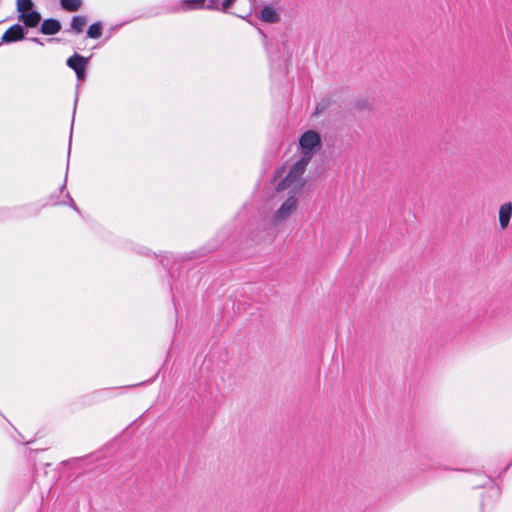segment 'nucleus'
Masks as SVG:
<instances>
[{"mask_svg":"<svg viewBox=\"0 0 512 512\" xmlns=\"http://www.w3.org/2000/svg\"><path fill=\"white\" fill-rule=\"evenodd\" d=\"M269 58L271 61L272 69L273 70H279V72L286 74L287 72V59L286 60H280L278 59V56H276L274 53L269 52Z\"/></svg>","mask_w":512,"mask_h":512,"instance_id":"obj_13","label":"nucleus"},{"mask_svg":"<svg viewBox=\"0 0 512 512\" xmlns=\"http://www.w3.org/2000/svg\"><path fill=\"white\" fill-rule=\"evenodd\" d=\"M16 10L18 14L27 13L28 11L35 10L34 3L32 0H17Z\"/></svg>","mask_w":512,"mask_h":512,"instance_id":"obj_16","label":"nucleus"},{"mask_svg":"<svg viewBox=\"0 0 512 512\" xmlns=\"http://www.w3.org/2000/svg\"><path fill=\"white\" fill-rule=\"evenodd\" d=\"M27 30L22 25L16 23L10 26L2 35L1 43L11 44L25 39Z\"/></svg>","mask_w":512,"mask_h":512,"instance_id":"obj_4","label":"nucleus"},{"mask_svg":"<svg viewBox=\"0 0 512 512\" xmlns=\"http://www.w3.org/2000/svg\"><path fill=\"white\" fill-rule=\"evenodd\" d=\"M309 158L302 157L297 160L289 169L286 176L277 183L276 190L284 191L289 187L295 184V187H298L297 183L301 180L302 175L304 174Z\"/></svg>","mask_w":512,"mask_h":512,"instance_id":"obj_1","label":"nucleus"},{"mask_svg":"<svg viewBox=\"0 0 512 512\" xmlns=\"http://www.w3.org/2000/svg\"><path fill=\"white\" fill-rule=\"evenodd\" d=\"M48 41L49 42H52V41H57L58 42V41H60V39L59 38H50V39H48Z\"/></svg>","mask_w":512,"mask_h":512,"instance_id":"obj_27","label":"nucleus"},{"mask_svg":"<svg viewBox=\"0 0 512 512\" xmlns=\"http://www.w3.org/2000/svg\"><path fill=\"white\" fill-rule=\"evenodd\" d=\"M30 40H31L32 42H34V43H37V44L41 45V46H43V45H44L43 41H42L40 38L32 37V38H30Z\"/></svg>","mask_w":512,"mask_h":512,"instance_id":"obj_25","label":"nucleus"},{"mask_svg":"<svg viewBox=\"0 0 512 512\" xmlns=\"http://www.w3.org/2000/svg\"><path fill=\"white\" fill-rule=\"evenodd\" d=\"M320 110H321V107H318V106H317V108H316V113H319V112H320Z\"/></svg>","mask_w":512,"mask_h":512,"instance_id":"obj_28","label":"nucleus"},{"mask_svg":"<svg viewBox=\"0 0 512 512\" xmlns=\"http://www.w3.org/2000/svg\"><path fill=\"white\" fill-rule=\"evenodd\" d=\"M79 88H80V84H77L76 85V94H75V99H74V105H73L72 123H71V129H70L68 157L70 156V147H71V139H72V132H73L74 117H75L76 107H77V103H78V99H79Z\"/></svg>","mask_w":512,"mask_h":512,"instance_id":"obj_17","label":"nucleus"},{"mask_svg":"<svg viewBox=\"0 0 512 512\" xmlns=\"http://www.w3.org/2000/svg\"><path fill=\"white\" fill-rule=\"evenodd\" d=\"M512 217V203L508 202L503 204L499 210V223L502 229L508 227Z\"/></svg>","mask_w":512,"mask_h":512,"instance_id":"obj_10","label":"nucleus"},{"mask_svg":"<svg viewBox=\"0 0 512 512\" xmlns=\"http://www.w3.org/2000/svg\"><path fill=\"white\" fill-rule=\"evenodd\" d=\"M18 20L23 23V27L35 28L41 21V14L37 10L28 11L27 13L18 14Z\"/></svg>","mask_w":512,"mask_h":512,"instance_id":"obj_6","label":"nucleus"},{"mask_svg":"<svg viewBox=\"0 0 512 512\" xmlns=\"http://www.w3.org/2000/svg\"><path fill=\"white\" fill-rule=\"evenodd\" d=\"M76 78L79 82L84 81L87 76V69H81L75 72Z\"/></svg>","mask_w":512,"mask_h":512,"instance_id":"obj_21","label":"nucleus"},{"mask_svg":"<svg viewBox=\"0 0 512 512\" xmlns=\"http://www.w3.org/2000/svg\"><path fill=\"white\" fill-rule=\"evenodd\" d=\"M64 198H65V200H62L60 205H67V206L71 207L74 211H76L77 213H79V214L81 213L78 206L76 205L75 201L73 200V198L71 197V195L68 191H65Z\"/></svg>","mask_w":512,"mask_h":512,"instance_id":"obj_18","label":"nucleus"},{"mask_svg":"<svg viewBox=\"0 0 512 512\" xmlns=\"http://www.w3.org/2000/svg\"><path fill=\"white\" fill-rule=\"evenodd\" d=\"M215 3L216 0H181L175 4L166 5L162 13H177L200 9L212 10L215 8Z\"/></svg>","mask_w":512,"mask_h":512,"instance_id":"obj_2","label":"nucleus"},{"mask_svg":"<svg viewBox=\"0 0 512 512\" xmlns=\"http://www.w3.org/2000/svg\"><path fill=\"white\" fill-rule=\"evenodd\" d=\"M257 18L262 22L274 24L280 20V14L275 8L264 6L257 14Z\"/></svg>","mask_w":512,"mask_h":512,"instance_id":"obj_7","label":"nucleus"},{"mask_svg":"<svg viewBox=\"0 0 512 512\" xmlns=\"http://www.w3.org/2000/svg\"><path fill=\"white\" fill-rule=\"evenodd\" d=\"M82 5V0H60V6L66 12H76Z\"/></svg>","mask_w":512,"mask_h":512,"instance_id":"obj_12","label":"nucleus"},{"mask_svg":"<svg viewBox=\"0 0 512 512\" xmlns=\"http://www.w3.org/2000/svg\"><path fill=\"white\" fill-rule=\"evenodd\" d=\"M62 25L58 19L48 18L45 19L40 26V33L44 35H55L61 31Z\"/></svg>","mask_w":512,"mask_h":512,"instance_id":"obj_8","label":"nucleus"},{"mask_svg":"<svg viewBox=\"0 0 512 512\" xmlns=\"http://www.w3.org/2000/svg\"><path fill=\"white\" fill-rule=\"evenodd\" d=\"M320 110H321V107H318V106H317V108H316V113H319V112H320Z\"/></svg>","mask_w":512,"mask_h":512,"instance_id":"obj_29","label":"nucleus"},{"mask_svg":"<svg viewBox=\"0 0 512 512\" xmlns=\"http://www.w3.org/2000/svg\"><path fill=\"white\" fill-rule=\"evenodd\" d=\"M235 1L236 0H216L214 9L227 12V10L235 3Z\"/></svg>","mask_w":512,"mask_h":512,"instance_id":"obj_19","label":"nucleus"},{"mask_svg":"<svg viewBox=\"0 0 512 512\" xmlns=\"http://www.w3.org/2000/svg\"><path fill=\"white\" fill-rule=\"evenodd\" d=\"M258 32L260 33V35H261L264 39H267V35L263 32V30H261L260 28H258Z\"/></svg>","mask_w":512,"mask_h":512,"instance_id":"obj_26","label":"nucleus"},{"mask_svg":"<svg viewBox=\"0 0 512 512\" xmlns=\"http://www.w3.org/2000/svg\"><path fill=\"white\" fill-rule=\"evenodd\" d=\"M215 249H216V247H214V246L211 248L202 247L198 250L191 251V252L185 254L184 256H182V260H191V259L200 258V257H203L206 254L212 252Z\"/></svg>","mask_w":512,"mask_h":512,"instance_id":"obj_15","label":"nucleus"},{"mask_svg":"<svg viewBox=\"0 0 512 512\" xmlns=\"http://www.w3.org/2000/svg\"><path fill=\"white\" fill-rule=\"evenodd\" d=\"M299 145L304 155L303 157L310 158V155L321 147L320 135L316 131L308 130L300 137Z\"/></svg>","mask_w":512,"mask_h":512,"instance_id":"obj_3","label":"nucleus"},{"mask_svg":"<svg viewBox=\"0 0 512 512\" xmlns=\"http://www.w3.org/2000/svg\"><path fill=\"white\" fill-rule=\"evenodd\" d=\"M90 58H86L78 53H74L66 60V65L74 72L81 69H87Z\"/></svg>","mask_w":512,"mask_h":512,"instance_id":"obj_9","label":"nucleus"},{"mask_svg":"<svg viewBox=\"0 0 512 512\" xmlns=\"http://www.w3.org/2000/svg\"><path fill=\"white\" fill-rule=\"evenodd\" d=\"M87 16L84 15H75L72 17L70 22V29L68 31H72L76 34H80L83 32L84 27L87 24Z\"/></svg>","mask_w":512,"mask_h":512,"instance_id":"obj_11","label":"nucleus"},{"mask_svg":"<svg viewBox=\"0 0 512 512\" xmlns=\"http://www.w3.org/2000/svg\"><path fill=\"white\" fill-rule=\"evenodd\" d=\"M103 23L101 21L94 22L87 29V37L91 39H99L102 36Z\"/></svg>","mask_w":512,"mask_h":512,"instance_id":"obj_14","label":"nucleus"},{"mask_svg":"<svg viewBox=\"0 0 512 512\" xmlns=\"http://www.w3.org/2000/svg\"><path fill=\"white\" fill-rule=\"evenodd\" d=\"M161 264L163 265V267L165 269L170 270V268H169V257L168 256H162Z\"/></svg>","mask_w":512,"mask_h":512,"instance_id":"obj_23","label":"nucleus"},{"mask_svg":"<svg viewBox=\"0 0 512 512\" xmlns=\"http://www.w3.org/2000/svg\"><path fill=\"white\" fill-rule=\"evenodd\" d=\"M67 167H69V161L67 162ZM66 173H68V168H66ZM66 182H67V174H65V179L63 184L59 187V194L64 193L66 190Z\"/></svg>","mask_w":512,"mask_h":512,"instance_id":"obj_22","label":"nucleus"},{"mask_svg":"<svg viewBox=\"0 0 512 512\" xmlns=\"http://www.w3.org/2000/svg\"><path fill=\"white\" fill-rule=\"evenodd\" d=\"M297 199L294 195H290L276 211V218L278 220L286 219L295 209Z\"/></svg>","mask_w":512,"mask_h":512,"instance_id":"obj_5","label":"nucleus"},{"mask_svg":"<svg viewBox=\"0 0 512 512\" xmlns=\"http://www.w3.org/2000/svg\"><path fill=\"white\" fill-rule=\"evenodd\" d=\"M173 289H174L173 284H170V290L173 291Z\"/></svg>","mask_w":512,"mask_h":512,"instance_id":"obj_30","label":"nucleus"},{"mask_svg":"<svg viewBox=\"0 0 512 512\" xmlns=\"http://www.w3.org/2000/svg\"><path fill=\"white\" fill-rule=\"evenodd\" d=\"M61 201L62 200H59V194L53 193L49 196L46 205H51V206L60 205Z\"/></svg>","mask_w":512,"mask_h":512,"instance_id":"obj_20","label":"nucleus"},{"mask_svg":"<svg viewBox=\"0 0 512 512\" xmlns=\"http://www.w3.org/2000/svg\"><path fill=\"white\" fill-rule=\"evenodd\" d=\"M247 1L251 3V0H247ZM251 11H252V9L250 7L249 8V12L247 14H245V15L244 14H236V16L240 17V18H243V19H246L247 17H249L251 15Z\"/></svg>","mask_w":512,"mask_h":512,"instance_id":"obj_24","label":"nucleus"}]
</instances>
